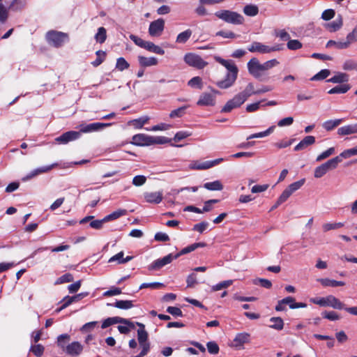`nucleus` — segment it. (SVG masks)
<instances>
[{"label": "nucleus", "mask_w": 357, "mask_h": 357, "mask_svg": "<svg viewBox=\"0 0 357 357\" xmlns=\"http://www.w3.org/2000/svg\"><path fill=\"white\" fill-rule=\"evenodd\" d=\"M217 62L222 65L227 70L225 79L219 81L217 86L221 89H227L232 86L237 78L238 69L232 60H226L220 56H215Z\"/></svg>", "instance_id": "obj_2"}, {"label": "nucleus", "mask_w": 357, "mask_h": 357, "mask_svg": "<svg viewBox=\"0 0 357 357\" xmlns=\"http://www.w3.org/2000/svg\"><path fill=\"white\" fill-rule=\"evenodd\" d=\"M291 194L292 193L287 188H286L278 199V204H281L284 202L291 196Z\"/></svg>", "instance_id": "obj_64"}, {"label": "nucleus", "mask_w": 357, "mask_h": 357, "mask_svg": "<svg viewBox=\"0 0 357 357\" xmlns=\"http://www.w3.org/2000/svg\"><path fill=\"white\" fill-rule=\"evenodd\" d=\"M137 324L139 327L137 330V340L141 348V351L139 354L140 356H146L151 348V343L149 341V334L145 330V326L143 324L137 323Z\"/></svg>", "instance_id": "obj_6"}, {"label": "nucleus", "mask_w": 357, "mask_h": 357, "mask_svg": "<svg viewBox=\"0 0 357 357\" xmlns=\"http://www.w3.org/2000/svg\"><path fill=\"white\" fill-rule=\"evenodd\" d=\"M349 79V75L344 73H338L331 79L328 80V82H331L333 83H344L347 82Z\"/></svg>", "instance_id": "obj_28"}, {"label": "nucleus", "mask_w": 357, "mask_h": 357, "mask_svg": "<svg viewBox=\"0 0 357 357\" xmlns=\"http://www.w3.org/2000/svg\"><path fill=\"white\" fill-rule=\"evenodd\" d=\"M56 165H57V164L55 163V164H52V165H50V166L38 168V169L33 170V172H31V174L29 175H27L25 178H24L23 180L26 181V180L30 179L40 174L47 172L48 171L51 170L54 166H56Z\"/></svg>", "instance_id": "obj_23"}, {"label": "nucleus", "mask_w": 357, "mask_h": 357, "mask_svg": "<svg viewBox=\"0 0 357 357\" xmlns=\"http://www.w3.org/2000/svg\"><path fill=\"white\" fill-rule=\"evenodd\" d=\"M83 351V346L79 342H73L66 347V352L73 356H79Z\"/></svg>", "instance_id": "obj_16"}, {"label": "nucleus", "mask_w": 357, "mask_h": 357, "mask_svg": "<svg viewBox=\"0 0 357 357\" xmlns=\"http://www.w3.org/2000/svg\"><path fill=\"white\" fill-rule=\"evenodd\" d=\"M129 66V63L126 61L124 58L120 57L117 59L116 68L118 70L123 71L126 69H128Z\"/></svg>", "instance_id": "obj_48"}, {"label": "nucleus", "mask_w": 357, "mask_h": 357, "mask_svg": "<svg viewBox=\"0 0 357 357\" xmlns=\"http://www.w3.org/2000/svg\"><path fill=\"white\" fill-rule=\"evenodd\" d=\"M304 183H305V179H301L300 181H296V182L290 184L287 188L291 193H293L294 192L300 189L302 187V185L304 184Z\"/></svg>", "instance_id": "obj_51"}, {"label": "nucleus", "mask_w": 357, "mask_h": 357, "mask_svg": "<svg viewBox=\"0 0 357 357\" xmlns=\"http://www.w3.org/2000/svg\"><path fill=\"white\" fill-rule=\"evenodd\" d=\"M124 253L123 251L119 252L116 255H114L109 259V262L112 263L114 261H117L119 264H125L129 261H130L133 257L132 256H128L126 258H123Z\"/></svg>", "instance_id": "obj_24"}, {"label": "nucleus", "mask_w": 357, "mask_h": 357, "mask_svg": "<svg viewBox=\"0 0 357 357\" xmlns=\"http://www.w3.org/2000/svg\"><path fill=\"white\" fill-rule=\"evenodd\" d=\"M250 334L248 333H241L236 335L233 340V346L238 348L243 346V344L250 341Z\"/></svg>", "instance_id": "obj_19"}, {"label": "nucleus", "mask_w": 357, "mask_h": 357, "mask_svg": "<svg viewBox=\"0 0 357 357\" xmlns=\"http://www.w3.org/2000/svg\"><path fill=\"white\" fill-rule=\"evenodd\" d=\"M323 317L325 319H327L331 321H335L338 320L340 319V316L337 314V312L334 311L331 312H324L322 313Z\"/></svg>", "instance_id": "obj_54"}, {"label": "nucleus", "mask_w": 357, "mask_h": 357, "mask_svg": "<svg viewBox=\"0 0 357 357\" xmlns=\"http://www.w3.org/2000/svg\"><path fill=\"white\" fill-rule=\"evenodd\" d=\"M283 50V45L278 44L273 47L264 45L259 42L255 41L248 47L250 52H259L261 54H267L272 52L280 51Z\"/></svg>", "instance_id": "obj_9"}, {"label": "nucleus", "mask_w": 357, "mask_h": 357, "mask_svg": "<svg viewBox=\"0 0 357 357\" xmlns=\"http://www.w3.org/2000/svg\"><path fill=\"white\" fill-rule=\"evenodd\" d=\"M342 121V119H335V120H329L326 122H324L322 125L323 128L327 130L331 131L333 130L335 128L338 126L341 122Z\"/></svg>", "instance_id": "obj_31"}, {"label": "nucleus", "mask_w": 357, "mask_h": 357, "mask_svg": "<svg viewBox=\"0 0 357 357\" xmlns=\"http://www.w3.org/2000/svg\"><path fill=\"white\" fill-rule=\"evenodd\" d=\"M188 86L192 89H202L203 87L202 77L199 76L192 77L188 81Z\"/></svg>", "instance_id": "obj_33"}, {"label": "nucleus", "mask_w": 357, "mask_h": 357, "mask_svg": "<svg viewBox=\"0 0 357 357\" xmlns=\"http://www.w3.org/2000/svg\"><path fill=\"white\" fill-rule=\"evenodd\" d=\"M357 38V29H354L351 32H350L346 38L345 42L349 46L351 43H354Z\"/></svg>", "instance_id": "obj_56"}, {"label": "nucleus", "mask_w": 357, "mask_h": 357, "mask_svg": "<svg viewBox=\"0 0 357 357\" xmlns=\"http://www.w3.org/2000/svg\"><path fill=\"white\" fill-rule=\"evenodd\" d=\"M344 226L342 222H334V223H325L323 225L322 228L324 231H328L332 229H337Z\"/></svg>", "instance_id": "obj_45"}, {"label": "nucleus", "mask_w": 357, "mask_h": 357, "mask_svg": "<svg viewBox=\"0 0 357 357\" xmlns=\"http://www.w3.org/2000/svg\"><path fill=\"white\" fill-rule=\"evenodd\" d=\"M356 155H357V146H356L355 147H354L352 149H349L344 151L337 157H340V159L342 160L343 158H349L351 156Z\"/></svg>", "instance_id": "obj_42"}, {"label": "nucleus", "mask_w": 357, "mask_h": 357, "mask_svg": "<svg viewBox=\"0 0 357 357\" xmlns=\"http://www.w3.org/2000/svg\"><path fill=\"white\" fill-rule=\"evenodd\" d=\"M264 102V100H261L257 102L248 105L246 107V111L248 112H253L257 111L260 107V106L262 105L261 104Z\"/></svg>", "instance_id": "obj_57"}, {"label": "nucleus", "mask_w": 357, "mask_h": 357, "mask_svg": "<svg viewBox=\"0 0 357 357\" xmlns=\"http://www.w3.org/2000/svg\"><path fill=\"white\" fill-rule=\"evenodd\" d=\"M342 20L340 18L326 24V27L331 31L335 32L342 26Z\"/></svg>", "instance_id": "obj_38"}, {"label": "nucleus", "mask_w": 357, "mask_h": 357, "mask_svg": "<svg viewBox=\"0 0 357 357\" xmlns=\"http://www.w3.org/2000/svg\"><path fill=\"white\" fill-rule=\"evenodd\" d=\"M127 211L125 209H118L114 211L113 213L106 215L105 217V220H106V222H109L111 220H116L123 215H125Z\"/></svg>", "instance_id": "obj_29"}, {"label": "nucleus", "mask_w": 357, "mask_h": 357, "mask_svg": "<svg viewBox=\"0 0 357 357\" xmlns=\"http://www.w3.org/2000/svg\"><path fill=\"white\" fill-rule=\"evenodd\" d=\"M63 303L62 305L56 309V312H59L62 310L66 308L68 306H69L71 303H74V301L72 300L71 296H66L61 301Z\"/></svg>", "instance_id": "obj_61"}, {"label": "nucleus", "mask_w": 357, "mask_h": 357, "mask_svg": "<svg viewBox=\"0 0 357 357\" xmlns=\"http://www.w3.org/2000/svg\"><path fill=\"white\" fill-rule=\"evenodd\" d=\"M149 118L148 116L141 117L138 119H134L130 121L137 128H142L143 126L148 122Z\"/></svg>", "instance_id": "obj_49"}, {"label": "nucleus", "mask_w": 357, "mask_h": 357, "mask_svg": "<svg viewBox=\"0 0 357 357\" xmlns=\"http://www.w3.org/2000/svg\"><path fill=\"white\" fill-rule=\"evenodd\" d=\"M215 15L224 22L232 24H242L244 22V17L241 14L229 10L217 11Z\"/></svg>", "instance_id": "obj_5"}, {"label": "nucleus", "mask_w": 357, "mask_h": 357, "mask_svg": "<svg viewBox=\"0 0 357 357\" xmlns=\"http://www.w3.org/2000/svg\"><path fill=\"white\" fill-rule=\"evenodd\" d=\"M232 283H233V280H231L222 281V282L213 286L212 290L214 291H216L221 290L222 289H226L228 287H229L230 285H231Z\"/></svg>", "instance_id": "obj_44"}, {"label": "nucleus", "mask_w": 357, "mask_h": 357, "mask_svg": "<svg viewBox=\"0 0 357 357\" xmlns=\"http://www.w3.org/2000/svg\"><path fill=\"white\" fill-rule=\"evenodd\" d=\"M73 276L71 273H66L62 276L57 278L55 284H61L66 282H70L73 281Z\"/></svg>", "instance_id": "obj_43"}, {"label": "nucleus", "mask_w": 357, "mask_h": 357, "mask_svg": "<svg viewBox=\"0 0 357 357\" xmlns=\"http://www.w3.org/2000/svg\"><path fill=\"white\" fill-rule=\"evenodd\" d=\"M146 181V178L142 175H138L133 178L132 184L135 186H141Z\"/></svg>", "instance_id": "obj_59"}, {"label": "nucleus", "mask_w": 357, "mask_h": 357, "mask_svg": "<svg viewBox=\"0 0 357 357\" xmlns=\"http://www.w3.org/2000/svg\"><path fill=\"white\" fill-rule=\"evenodd\" d=\"M70 336L68 334H62L57 337V345L66 351V344L70 341Z\"/></svg>", "instance_id": "obj_32"}, {"label": "nucleus", "mask_w": 357, "mask_h": 357, "mask_svg": "<svg viewBox=\"0 0 357 357\" xmlns=\"http://www.w3.org/2000/svg\"><path fill=\"white\" fill-rule=\"evenodd\" d=\"M215 104V95L213 91L204 92L201 94L197 105L199 106H213Z\"/></svg>", "instance_id": "obj_14"}, {"label": "nucleus", "mask_w": 357, "mask_h": 357, "mask_svg": "<svg viewBox=\"0 0 357 357\" xmlns=\"http://www.w3.org/2000/svg\"><path fill=\"white\" fill-rule=\"evenodd\" d=\"M186 107H181L174 110H172L169 114L171 118L181 117L184 113Z\"/></svg>", "instance_id": "obj_62"}, {"label": "nucleus", "mask_w": 357, "mask_h": 357, "mask_svg": "<svg viewBox=\"0 0 357 357\" xmlns=\"http://www.w3.org/2000/svg\"><path fill=\"white\" fill-rule=\"evenodd\" d=\"M190 135L191 133L188 131H180L176 133L174 137V140L175 142H179Z\"/></svg>", "instance_id": "obj_63"}, {"label": "nucleus", "mask_w": 357, "mask_h": 357, "mask_svg": "<svg viewBox=\"0 0 357 357\" xmlns=\"http://www.w3.org/2000/svg\"><path fill=\"white\" fill-rule=\"evenodd\" d=\"M174 259H176L174 255L169 254L162 259H158L154 261L151 264L148 266L149 271H157L162 268L164 266L170 264Z\"/></svg>", "instance_id": "obj_15"}, {"label": "nucleus", "mask_w": 357, "mask_h": 357, "mask_svg": "<svg viewBox=\"0 0 357 357\" xmlns=\"http://www.w3.org/2000/svg\"><path fill=\"white\" fill-rule=\"evenodd\" d=\"M335 12L333 9H326L321 14V18L324 20L328 21L335 17Z\"/></svg>", "instance_id": "obj_53"}, {"label": "nucleus", "mask_w": 357, "mask_h": 357, "mask_svg": "<svg viewBox=\"0 0 357 357\" xmlns=\"http://www.w3.org/2000/svg\"><path fill=\"white\" fill-rule=\"evenodd\" d=\"M146 202L151 204H159L162 200V192H145L144 195Z\"/></svg>", "instance_id": "obj_17"}, {"label": "nucleus", "mask_w": 357, "mask_h": 357, "mask_svg": "<svg viewBox=\"0 0 357 357\" xmlns=\"http://www.w3.org/2000/svg\"><path fill=\"white\" fill-rule=\"evenodd\" d=\"M185 62L190 66L194 67L197 69H203L208 63L202 59V58L194 53H188L184 56Z\"/></svg>", "instance_id": "obj_12"}, {"label": "nucleus", "mask_w": 357, "mask_h": 357, "mask_svg": "<svg viewBox=\"0 0 357 357\" xmlns=\"http://www.w3.org/2000/svg\"><path fill=\"white\" fill-rule=\"evenodd\" d=\"M335 153V149L333 147L329 148L326 151L319 154L316 159L317 162H320L333 155Z\"/></svg>", "instance_id": "obj_47"}, {"label": "nucleus", "mask_w": 357, "mask_h": 357, "mask_svg": "<svg viewBox=\"0 0 357 357\" xmlns=\"http://www.w3.org/2000/svg\"><path fill=\"white\" fill-rule=\"evenodd\" d=\"M243 13L248 16L254 17L259 13V8L253 4L246 5L243 8Z\"/></svg>", "instance_id": "obj_30"}, {"label": "nucleus", "mask_w": 357, "mask_h": 357, "mask_svg": "<svg viewBox=\"0 0 357 357\" xmlns=\"http://www.w3.org/2000/svg\"><path fill=\"white\" fill-rule=\"evenodd\" d=\"M310 301L311 303L322 307L329 306L337 310H342L344 307V304L333 295L322 298H312Z\"/></svg>", "instance_id": "obj_7"}, {"label": "nucleus", "mask_w": 357, "mask_h": 357, "mask_svg": "<svg viewBox=\"0 0 357 357\" xmlns=\"http://www.w3.org/2000/svg\"><path fill=\"white\" fill-rule=\"evenodd\" d=\"M278 64L279 61L275 59L260 63L259 60L254 57L248 62L247 67L250 75L257 79H261L265 75L266 71Z\"/></svg>", "instance_id": "obj_3"}, {"label": "nucleus", "mask_w": 357, "mask_h": 357, "mask_svg": "<svg viewBox=\"0 0 357 357\" xmlns=\"http://www.w3.org/2000/svg\"><path fill=\"white\" fill-rule=\"evenodd\" d=\"M97 58L91 63L93 66L97 67L100 66L105 59L106 53L103 51L98 50L96 52Z\"/></svg>", "instance_id": "obj_40"}, {"label": "nucleus", "mask_w": 357, "mask_h": 357, "mask_svg": "<svg viewBox=\"0 0 357 357\" xmlns=\"http://www.w3.org/2000/svg\"><path fill=\"white\" fill-rule=\"evenodd\" d=\"M315 97L313 91H300L297 95V98L299 101L310 100Z\"/></svg>", "instance_id": "obj_37"}, {"label": "nucleus", "mask_w": 357, "mask_h": 357, "mask_svg": "<svg viewBox=\"0 0 357 357\" xmlns=\"http://www.w3.org/2000/svg\"><path fill=\"white\" fill-rule=\"evenodd\" d=\"M107 305L114 306L119 309L128 310L133 307L132 301H117L114 304L108 303Z\"/></svg>", "instance_id": "obj_26"}, {"label": "nucleus", "mask_w": 357, "mask_h": 357, "mask_svg": "<svg viewBox=\"0 0 357 357\" xmlns=\"http://www.w3.org/2000/svg\"><path fill=\"white\" fill-rule=\"evenodd\" d=\"M107 38V31L105 27L101 26L98 29L97 33L95 35V39L96 42L99 43H103Z\"/></svg>", "instance_id": "obj_34"}, {"label": "nucleus", "mask_w": 357, "mask_h": 357, "mask_svg": "<svg viewBox=\"0 0 357 357\" xmlns=\"http://www.w3.org/2000/svg\"><path fill=\"white\" fill-rule=\"evenodd\" d=\"M287 48L291 50H297L303 47L302 43L298 40H289L287 44Z\"/></svg>", "instance_id": "obj_46"}, {"label": "nucleus", "mask_w": 357, "mask_h": 357, "mask_svg": "<svg viewBox=\"0 0 357 357\" xmlns=\"http://www.w3.org/2000/svg\"><path fill=\"white\" fill-rule=\"evenodd\" d=\"M144 49L150 52L160 55H163L165 54V50L162 48L150 41H147Z\"/></svg>", "instance_id": "obj_25"}, {"label": "nucleus", "mask_w": 357, "mask_h": 357, "mask_svg": "<svg viewBox=\"0 0 357 357\" xmlns=\"http://www.w3.org/2000/svg\"><path fill=\"white\" fill-rule=\"evenodd\" d=\"M8 17V11L3 3H0V22L2 23L5 22L7 20Z\"/></svg>", "instance_id": "obj_58"}, {"label": "nucleus", "mask_w": 357, "mask_h": 357, "mask_svg": "<svg viewBox=\"0 0 357 357\" xmlns=\"http://www.w3.org/2000/svg\"><path fill=\"white\" fill-rule=\"evenodd\" d=\"M204 187L208 190H222L223 189V185L219 181L206 183Z\"/></svg>", "instance_id": "obj_36"}, {"label": "nucleus", "mask_w": 357, "mask_h": 357, "mask_svg": "<svg viewBox=\"0 0 357 357\" xmlns=\"http://www.w3.org/2000/svg\"><path fill=\"white\" fill-rule=\"evenodd\" d=\"M205 246H206V244L204 242H199V243H195L191 244L189 246L182 249L180 252L177 253L176 255H174V257H176V259H177L183 255L190 253V252L195 250L197 248H204Z\"/></svg>", "instance_id": "obj_20"}, {"label": "nucleus", "mask_w": 357, "mask_h": 357, "mask_svg": "<svg viewBox=\"0 0 357 357\" xmlns=\"http://www.w3.org/2000/svg\"><path fill=\"white\" fill-rule=\"evenodd\" d=\"M164 29L165 20L162 18H159L150 23L149 33L152 37H158L162 33Z\"/></svg>", "instance_id": "obj_13"}, {"label": "nucleus", "mask_w": 357, "mask_h": 357, "mask_svg": "<svg viewBox=\"0 0 357 357\" xmlns=\"http://www.w3.org/2000/svg\"><path fill=\"white\" fill-rule=\"evenodd\" d=\"M275 126H271L270 128H268L265 131H263V132H257V133H255V134H252L251 135H250L247 139H254V138H260V137H266L268 135H269L271 132H273L274 129H275Z\"/></svg>", "instance_id": "obj_39"}, {"label": "nucleus", "mask_w": 357, "mask_h": 357, "mask_svg": "<svg viewBox=\"0 0 357 357\" xmlns=\"http://www.w3.org/2000/svg\"><path fill=\"white\" fill-rule=\"evenodd\" d=\"M130 38L135 43V45L144 49L147 41L135 35H130Z\"/></svg>", "instance_id": "obj_55"}, {"label": "nucleus", "mask_w": 357, "mask_h": 357, "mask_svg": "<svg viewBox=\"0 0 357 357\" xmlns=\"http://www.w3.org/2000/svg\"><path fill=\"white\" fill-rule=\"evenodd\" d=\"M250 95H247L245 92L239 93L234 98L227 101L222 109V112H230L233 109L240 107Z\"/></svg>", "instance_id": "obj_10"}, {"label": "nucleus", "mask_w": 357, "mask_h": 357, "mask_svg": "<svg viewBox=\"0 0 357 357\" xmlns=\"http://www.w3.org/2000/svg\"><path fill=\"white\" fill-rule=\"evenodd\" d=\"M171 139L165 137H153L145 134H137L132 138L131 143L136 146H150L153 144H164L169 142Z\"/></svg>", "instance_id": "obj_4"}, {"label": "nucleus", "mask_w": 357, "mask_h": 357, "mask_svg": "<svg viewBox=\"0 0 357 357\" xmlns=\"http://www.w3.org/2000/svg\"><path fill=\"white\" fill-rule=\"evenodd\" d=\"M275 36L284 41L290 40V35L284 29L276 30Z\"/></svg>", "instance_id": "obj_60"}, {"label": "nucleus", "mask_w": 357, "mask_h": 357, "mask_svg": "<svg viewBox=\"0 0 357 357\" xmlns=\"http://www.w3.org/2000/svg\"><path fill=\"white\" fill-rule=\"evenodd\" d=\"M270 321L273 323L270 325V327L278 331H280L284 327V321L281 317H272L270 319Z\"/></svg>", "instance_id": "obj_35"}, {"label": "nucleus", "mask_w": 357, "mask_h": 357, "mask_svg": "<svg viewBox=\"0 0 357 357\" xmlns=\"http://www.w3.org/2000/svg\"><path fill=\"white\" fill-rule=\"evenodd\" d=\"M138 61L141 66L148 67L155 66L158 63V59L155 57H145L143 56H138Z\"/></svg>", "instance_id": "obj_22"}, {"label": "nucleus", "mask_w": 357, "mask_h": 357, "mask_svg": "<svg viewBox=\"0 0 357 357\" xmlns=\"http://www.w3.org/2000/svg\"><path fill=\"white\" fill-rule=\"evenodd\" d=\"M208 351L211 354H217L219 352V347L218 344L213 341L208 342L206 344Z\"/></svg>", "instance_id": "obj_52"}, {"label": "nucleus", "mask_w": 357, "mask_h": 357, "mask_svg": "<svg viewBox=\"0 0 357 357\" xmlns=\"http://www.w3.org/2000/svg\"><path fill=\"white\" fill-rule=\"evenodd\" d=\"M192 34V31L191 29H186L185 31L180 33L177 36L176 42L177 43L184 44L189 40V38L191 37Z\"/></svg>", "instance_id": "obj_27"}, {"label": "nucleus", "mask_w": 357, "mask_h": 357, "mask_svg": "<svg viewBox=\"0 0 357 357\" xmlns=\"http://www.w3.org/2000/svg\"><path fill=\"white\" fill-rule=\"evenodd\" d=\"M315 143V137L312 135L305 137L295 147V151H299Z\"/></svg>", "instance_id": "obj_18"}, {"label": "nucleus", "mask_w": 357, "mask_h": 357, "mask_svg": "<svg viewBox=\"0 0 357 357\" xmlns=\"http://www.w3.org/2000/svg\"><path fill=\"white\" fill-rule=\"evenodd\" d=\"M111 123H93L86 126H80L79 131H68L62 134L61 136L56 137L55 141L59 144H66L69 142L76 140L79 139L81 136L82 132H91L93 131L98 130L103 128L110 126Z\"/></svg>", "instance_id": "obj_1"}, {"label": "nucleus", "mask_w": 357, "mask_h": 357, "mask_svg": "<svg viewBox=\"0 0 357 357\" xmlns=\"http://www.w3.org/2000/svg\"><path fill=\"white\" fill-rule=\"evenodd\" d=\"M341 162L342 160L340 157L337 156L328 160L327 162L315 168L314 177L317 178L322 177L327 172L335 169Z\"/></svg>", "instance_id": "obj_8"}, {"label": "nucleus", "mask_w": 357, "mask_h": 357, "mask_svg": "<svg viewBox=\"0 0 357 357\" xmlns=\"http://www.w3.org/2000/svg\"><path fill=\"white\" fill-rule=\"evenodd\" d=\"M111 319L112 324H124L127 326H130V327H134V324L130 321L128 319L119 317H109Z\"/></svg>", "instance_id": "obj_41"}, {"label": "nucleus", "mask_w": 357, "mask_h": 357, "mask_svg": "<svg viewBox=\"0 0 357 357\" xmlns=\"http://www.w3.org/2000/svg\"><path fill=\"white\" fill-rule=\"evenodd\" d=\"M331 72L328 69H324L316 74L311 79L312 80H321L328 77Z\"/></svg>", "instance_id": "obj_50"}, {"label": "nucleus", "mask_w": 357, "mask_h": 357, "mask_svg": "<svg viewBox=\"0 0 357 357\" xmlns=\"http://www.w3.org/2000/svg\"><path fill=\"white\" fill-rule=\"evenodd\" d=\"M47 39L54 47H59L68 40V35L60 31H51L47 33Z\"/></svg>", "instance_id": "obj_11"}, {"label": "nucleus", "mask_w": 357, "mask_h": 357, "mask_svg": "<svg viewBox=\"0 0 357 357\" xmlns=\"http://www.w3.org/2000/svg\"><path fill=\"white\" fill-rule=\"evenodd\" d=\"M357 133V123L342 126L337 130L340 135H349Z\"/></svg>", "instance_id": "obj_21"}]
</instances>
